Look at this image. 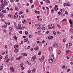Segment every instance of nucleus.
Returning a JSON list of instances; mask_svg holds the SVG:
<instances>
[{
  "label": "nucleus",
  "instance_id": "11",
  "mask_svg": "<svg viewBox=\"0 0 73 73\" xmlns=\"http://www.w3.org/2000/svg\"><path fill=\"white\" fill-rule=\"evenodd\" d=\"M14 17L15 19H17L18 17V15H14Z\"/></svg>",
  "mask_w": 73,
  "mask_h": 73
},
{
  "label": "nucleus",
  "instance_id": "31",
  "mask_svg": "<svg viewBox=\"0 0 73 73\" xmlns=\"http://www.w3.org/2000/svg\"><path fill=\"white\" fill-rule=\"evenodd\" d=\"M20 66H21V68H23V64L21 63L20 64Z\"/></svg>",
  "mask_w": 73,
  "mask_h": 73
},
{
  "label": "nucleus",
  "instance_id": "56",
  "mask_svg": "<svg viewBox=\"0 0 73 73\" xmlns=\"http://www.w3.org/2000/svg\"><path fill=\"white\" fill-rule=\"evenodd\" d=\"M1 20L2 21H4V19H3V18H1Z\"/></svg>",
  "mask_w": 73,
  "mask_h": 73
},
{
  "label": "nucleus",
  "instance_id": "5",
  "mask_svg": "<svg viewBox=\"0 0 73 73\" xmlns=\"http://www.w3.org/2000/svg\"><path fill=\"white\" fill-rule=\"evenodd\" d=\"M48 61L50 63L52 64V63L53 62V60H52V59H49L48 60Z\"/></svg>",
  "mask_w": 73,
  "mask_h": 73
},
{
  "label": "nucleus",
  "instance_id": "34",
  "mask_svg": "<svg viewBox=\"0 0 73 73\" xmlns=\"http://www.w3.org/2000/svg\"><path fill=\"white\" fill-rule=\"evenodd\" d=\"M70 32H72V33H73V29H72V28H70Z\"/></svg>",
  "mask_w": 73,
  "mask_h": 73
},
{
  "label": "nucleus",
  "instance_id": "29",
  "mask_svg": "<svg viewBox=\"0 0 73 73\" xmlns=\"http://www.w3.org/2000/svg\"><path fill=\"white\" fill-rule=\"evenodd\" d=\"M14 39L15 41H17V36H15V37H14Z\"/></svg>",
  "mask_w": 73,
  "mask_h": 73
},
{
  "label": "nucleus",
  "instance_id": "53",
  "mask_svg": "<svg viewBox=\"0 0 73 73\" xmlns=\"http://www.w3.org/2000/svg\"><path fill=\"white\" fill-rule=\"evenodd\" d=\"M34 7H35V5H33L31 6V8H34Z\"/></svg>",
  "mask_w": 73,
  "mask_h": 73
},
{
  "label": "nucleus",
  "instance_id": "40",
  "mask_svg": "<svg viewBox=\"0 0 73 73\" xmlns=\"http://www.w3.org/2000/svg\"><path fill=\"white\" fill-rule=\"evenodd\" d=\"M25 33L26 35H28V32L27 31H25Z\"/></svg>",
  "mask_w": 73,
  "mask_h": 73
},
{
  "label": "nucleus",
  "instance_id": "36",
  "mask_svg": "<svg viewBox=\"0 0 73 73\" xmlns=\"http://www.w3.org/2000/svg\"><path fill=\"white\" fill-rule=\"evenodd\" d=\"M65 65H63V66H62V69H65Z\"/></svg>",
  "mask_w": 73,
  "mask_h": 73
},
{
  "label": "nucleus",
  "instance_id": "61",
  "mask_svg": "<svg viewBox=\"0 0 73 73\" xmlns=\"http://www.w3.org/2000/svg\"><path fill=\"white\" fill-rule=\"evenodd\" d=\"M38 27H40V26H41V24H40V23H38Z\"/></svg>",
  "mask_w": 73,
  "mask_h": 73
},
{
  "label": "nucleus",
  "instance_id": "42",
  "mask_svg": "<svg viewBox=\"0 0 73 73\" xmlns=\"http://www.w3.org/2000/svg\"><path fill=\"white\" fill-rule=\"evenodd\" d=\"M60 53H61V51L59 50L58 52V54H60Z\"/></svg>",
  "mask_w": 73,
  "mask_h": 73
},
{
  "label": "nucleus",
  "instance_id": "45",
  "mask_svg": "<svg viewBox=\"0 0 73 73\" xmlns=\"http://www.w3.org/2000/svg\"><path fill=\"white\" fill-rule=\"evenodd\" d=\"M35 71H36V69H35V68H34L32 70V72H35Z\"/></svg>",
  "mask_w": 73,
  "mask_h": 73
},
{
  "label": "nucleus",
  "instance_id": "23",
  "mask_svg": "<svg viewBox=\"0 0 73 73\" xmlns=\"http://www.w3.org/2000/svg\"><path fill=\"white\" fill-rule=\"evenodd\" d=\"M23 56H27V54L26 53L23 54Z\"/></svg>",
  "mask_w": 73,
  "mask_h": 73
},
{
  "label": "nucleus",
  "instance_id": "26",
  "mask_svg": "<svg viewBox=\"0 0 73 73\" xmlns=\"http://www.w3.org/2000/svg\"><path fill=\"white\" fill-rule=\"evenodd\" d=\"M32 58L34 60H35V59H36V56H33L32 57Z\"/></svg>",
  "mask_w": 73,
  "mask_h": 73
},
{
  "label": "nucleus",
  "instance_id": "58",
  "mask_svg": "<svg viewBox=\"0 0 73 73\" xmlns=\"http://www.w3.org/2000/svg\"><path fill=\"white\" fill-rule=\"evenodd\" d=\"M3 58V57L1 55H0V59L1 60Z\"/></svg>",
  "mask_w": 73,
  "mask_h": 73
},
{
  "label": "nucleus",
  "instance_id": "52",
  "mask_svg": "<svg viewBox=\"0 0 73 73\" xmlns=\"http://www.w3.org/2000/svg\"><path fill=\"white\" fill-rule=\"evenodd\" d=\"M26 11L27 13H28L29 12V10L28 9H27L26 10Z\"/></svg>",
  "mask_w": 73,
  "mask_h": 73
},
{
  "label": "nucleus",
  "instance_id": "48",
  "mask_svg": "<svg viewBox=\"0 0 73 73\" xmlns=\"http://www.w3.org/2000/svg\"><path fill=\"white\" fill-rule=\"evenodd\" d=\"M3 69V66H0V70H1Z\"/></svg>",
  "mask_w": 73,
  "mask_h": 73
},
{
  "label": "nucleus",
  "instance_id": "37",
  "mask_svg": "<svg viewBox=\"0 0 73 73\" xmlns=\"http://www.w3.org/2000/svg\"><path fill=\"white\" fill-rule=\"evenodd\" d=\"M15 9L16 11H19V8L17 7H15Z\"/></svg>",
  "mask_w": 73,
  "mask_h": 73
},
{
  "label": "nucleus",
  "instance_id": "60",
  "mask_svg": "<svg viewBox=\"0 0 73 73\" xmlns=\"http://www.w3.org/2000/svg\"><path fill=\"white\" fill-rule=\"evenodd\" d=\"M41 29V27H39L37 28V29Z\"/></svg>",
  "mask_w": 73,
  "mask_h": 73
},
{
  "label": "nucleus",
  "instance_id": "32",
  "mask_svg": "<svg viewBox=\"0 0 73 73\" xmlns=\"http://www.w3.org/2000/svg\"><path fill=\"white\" fill-rule=\"evenodd\" d=\"M72 45H73V44H72V43H70L69 44V45L70 46H72Z\"/></svg>",
  "mask_w": 73,
  "mask_h": 73
},
{
  "label": "nucleus",
  "instance_id": "46",
  "mask_svg": "<svg viewBox=\"0 0 73 73\" xmlns=\"http://www.w3.org/2000/svg\"><path fill=\"white\" fill-rule=\"evenodd\" d=\"M53 35H56V33L55 31H53Z\"/></svg>",
  "mask_w": 73,
  "mask_h": 73
},
{
  "label": "nucleus",
  "instance_id": "63",
  "mask_svg": "<svg viewBox=\"0 0 73 73\" xmlns=\"http://www.w3.org/2000/svg\"><path fill=\"white\" fill-rule=\"evenodd\" d=\"M30 47H31V46H28L27 47V49H29V48H30Z\"/></svg>",
  "mask_w": 73,
  "mask_h": 73
},
{
  "label": "nucleus",
  "instance_id": "49",
  "mask_svg": "<svg viewBox=\"0 0 73 73\" xmlns=\"http://www.w3.org/2000/svg\"><path fill=\"white\" fill-rule=\"evenodd\" d=\"M31 37H32V35H29V38H31Z\"/></svg>",
  "mask_w": 73,
  "mask_h": 73
},
{
  "label": "nucleus",
  "instance_id": "41",
  "mask_svg": "<svg viewBox=\"0 0 73 73\" xmlns=\"http://www.w3.org/2000/svg\"><path fill=\"white\" fill-rule=\"evenodd\" d=\"M63 42H66V40L65 38L63 39Z\"/></svg>",
  "mask_w": 73,
  "mask_h": 73
},
{
  "label": "nucleus",
  "instance_id": "19",
  "mask_svg": "<svg viewBox=\"0 0 73 73\" xmlns=\"http://www.w3.org/2000/svg\"><path fill=\"white\" fill-rule=\"evenodd\" d=\"M9 61H10V59H9V58H8L7 59V60H6V62L8 63V62H9Z\"/></svg>",
  "mask_w": 73,
  "mask_h": 73
},
{
  "label": "nucleus",
  "instance_id": "22",
  "mask_svg": "<svg viewBox=\"0 0 73 73\" xmlns=\"http://www.w3.org/2000/svg\"><path fill=\"white\" fill-rule=\"evenodd\" d=\"M66 5L67 7H69L70 6V4H69V3H66Z\"/></svg>",
  "mask_w": 73,
  "mask_h": 73
},
{
  "label": "nucleus",
  "instance_id": "10",
  "mask_svg": "<svg viewBox=\"0 0 73 73\" xmlns=\"http://www.w3.org/2000/svg\"><path fill=\"white\" fill-rule=\"evenodd\" d=\"M51 26H52V28H53V29H54L55 28V27L54 26V25L53 24H51Z\"/></svg>",
  "mask_w": 73,
  "mask_h": 73
},
{
  "label": "nucleus",
  "instance_id": "35",
  "mask_svg": "<svg viewBox=\"0 0 73 73\" xmlns=\"http://www.w3.org/2000/svg\"><path fill=\"white\" fill-rule=\"evenodd\" d=\"M23 12L22 11H21L19 13V15H21V14H23Z\"/></svg>",
  "mask_w": 73,
  "mask_h": 73
},
{
  "label": "nucleus",
  "instance_id": "1",
  "mask_svg": "<svg viewBox=\"0 0 73 73\" xmlns=\"http://www.w3.org/2000/svg\"><path fill=\"white\" fill-rule=\"evenodd\" d=\"M69 22L70 23V26L71 28H73V21L71 20L70 19L69 20Z\"/></svg>",
  "mask_w": 73,
  "mask_h": 73
},
{
  "label": "nucleus",
  "instance_id": "20",
  "mask_svg": "<svg viewBox=\"0 0 73 73\" xmlns=\"http://www.w3.org/2000/svg\"><path fill=\"white\" fill-rule=\"evenodd\" d=\"M9 31L10 32H12V27H9Z\"/></svg>",
  "mask_w": 73,
  "mask_h": 73
},
{
  "label": "nucleus",
  "instance_id": "8",
  "mask_svg": "<svg viewBox=\"0 0 73 73\" xmlns=\"http://www.w3.org/2000/svg\"><path fill=\"white\" fill-rule=\"evenodd\" d=\"M22 58L21 56H19L18 58H16L17 60H21Z\"/></svg>",
  "mask_w": 73,
  "mask_h": 73
},
{
  "label": "nucleus",
  "instance_id": "50",
  "mask_svg": "<svg viewBox=\"0 0 73 73\" xmlns=\"http://www.w3.org/2000/svg\"><path fill=\"white\" fill-rule=\"evenodd\" d=\"M21 17L22 19H24V16L23 15H22Z\"/></svg>",
  "mask_w": 73,
  "mask_h": 73
},
{
  "label": "nucleus",
  "instance_id": "24",
  "mask_svg": "<svg viewBox=\"0 0 73 73\" xmlns=\"http://www.w3.org/2000/svg\"><path fill=\"white\" fill-rule=\"evenodd\" d=\"M8 58V55H6L5 56V60H6V59Z\"/></svg>",
  "mask_w": 73,
  "mask_h": 73
},
{
  "label": "nucleus",
  "instance_id": "17",
  "mask_svg": "<svg viewBox=\"0 0 73 73\" xmlns=\"http://www.w3.org/2000/svg\"><path fill=\"white\" fill-rule=\"evenodd\" d=\"M51 58L52 60L54 59V56L53 55H52L51 57Z\"/></svg>",
  "mask_w": 73,
  "mask_h": 73
},
{
  "label": "nucleus",
  "instance_id": "39",
  "mask_svg": "<svg viewBox=\"0 0 73 73\" xmlns=\"http://www.w3.org/2000/svg\"><path fill=\"white\" fill-rule=\"evenodd\" d=\"M42 20V19L40 18V19H38V21H41Z\"/></svg>",
  "mask_w": 73,
  "mask_h": 73
},
{
  "label": "nucleus",
  "instance_id": "38",
  "mask_svg": "<svg viewBox=\"0 0 73 73\" xmlns=\"http://www.w3.org/2000/svg\"><path fill=\"white\" fill-rule=\"evenodd\" d=\"M52 47H49L48 50H52Z\"/></svg>",
  "mask_w": 73,
  "mask_h": 73
},
{
  "label": "nucleus",
  "instance_id": "2",
  "mask_svg": "<svg viewBox=\"0 0 73 73\" xmlns=\"http://www.w3.org/2000/svg\"><path fill=\"white\" fill-rule=\"evenodd\" d=\"M4 3H3L1 4V6H2V7H4L5 6V5H7V2L6 1H4Z\"/></svg>",
  "mask_w": 73,
  "mask_h": 73
},
{
  "label": "nucleus",
  "instance_id": "14",
  "mask_svg": "<svg viewBox=\"0 0 73 73\" xmlns=\"http://www.w3.org/2000/svg\"><path fill=\"white\" fill-rule=\"evenodd\" d=\"M14 52H15V53H17L19 52V50H18L17 49H15L14 50Z\"/></svg>",
  "mask_w": 73,
  "mask_h": 73
},
{
  "label": "nucleus",
  "instance_id": "44",
  "mask_svg": "<svg viewBox=\"0 0 73 73\" xmlns=\"http://www.w3.org/2000/svg\"><path fill=\"white\" fill-rule=\"evenodd\" d=\"M65 13V14H66V15H68V13L67 11H66Z\"/></svg>",
  "mask_w": 73,
  "mask_h": 73
},
{
  "label": "nucleus",
  "instance_id": "21",
  "mask_svg": "<svg viewBox=\"0 0 73 73\" xmlns=\"http://www.w3.org/2000/svg\"><path fill=\"white\" fill-rule=\"evenodd\" d=\"M8 16L9 17H13V15H11L10 14H9L8 15Z\"/></svg>",
  "mask_w": 73,
  "mask_h": 73
},
{
  "label": "nucleus",
  "instance_id": "51",
  "mask_svg": "<svg viewBox=\"0 0 73 73\" xmlns=\"http://www.w3.org/2000/svg\"><path fill=\"white\" fill-rule=\"evenodd\" d=\"M22 33H23V32L22 31H20L19 32L20 34H22Z\"/></svg>",
  "mask_w": 73,
  "mask_h": 73
},
{
  "label": "nucleus",
  "instance_id": "43",
  "mask_svg": "<svg viewBox=\"0 0 73 73\" xmlns=\"http://www.w3.org/2000/svg\"><path fill=\"white\" fill-rule=\"evenodd\" d=\"M41 51H39L38 52V55L40 56V55H41Z\"/></svg>",
  "mask_w": 73,
  "mask_h": 73
},
{
  "label": "nucleus",
  "instance_id": "62",
  "mask_svg": "<svg viewBox=\"0 0 73 73\" xmlns=\"http://www.w3.org/2000/svg\"><path fill=\"white\" fill-rule=\"evenodd\" d=\"M35 59H33V58H32L31 59V61H34V60H35Z\"/></svg>",
  "mask_w": 73,
  "mask_h": 73
},
{
  "label": "nucleus",
  "instance_id": "16",
  "mask_svg": "<svg viewBox=\"0 0 73 73\" xmlns=\"http://www.w3.org/2000/svg\"><path fill=\"white\" fill-rule=\"evenodd\" d=\"M7 26L6 25H3L2 26V28H7Z\"/></svg>",
  "mask_w": 73,
  "mask_h": 73
},
{
  "label": "nucleus",
  "instance_id": "30",
  "mask_svg": "<svg viewBox=\"0 0 73 73\" xmlns=\"http://www.w3.org/2000/svg\"><path fill=\"white\" fill-rule=\"evenodd\" d=\"M66 54H67V53H69V52H70V51H69V50H66Z\"/></svg>",
  "mask_w": 73,
  "mask_h": 73
},
{
  "label": "nucleus",
  "instance_id": "33",
  "mask_svg": "<svg viewBox=\"0 0 73 73\" xmlns=\"http://www.w3.org/2000/svg\"><path fill=\"white\" fill-rule=\"evenodd\" d=\"M51 12L52 13H54V10L53 9H52L51 11Z\"/></svg>",
  "mask_w": 73,
  "mask_h": 73
},
{
  "label": "nucleus",
  "instance_id": "54",
  "mask_svg": "<svg viewBox=\"0 0 73 73\" xmlns=\"http://www.w3.org/2000/svg\"><path fill=\"white\" fill-rule=\"evenodd\" d=\"M19 29H22V27L21 26L19 27Z\"/></svg>",
  "mask_w": 73,
  "mask_h": 73
},
{
  "label": "nucleus",
  "instance_id": "25",
  "mask_svg": "<svg viewBox=\"0 0 73 73\" xmlns=\"http://www.w3.org/2000/svg\"><path fill=\"white\" fill-rule=\"evenodd\" d=\"M42 30H44L45 29V27H42L41 28Z\"/></svg>",
  "mask_w": 73,
  "mask_h": 73
},
{
  "label": "nucleus",
  "instance_id": "7",
  "mask_svg": "<svg viewBox=\"0 0 73 73\" xmlns=\"http://www.w3.org/2000/svg\"><path fill=\"white\" fill-rule=\"evenodd\" d=\"M53 36H49L48 37V39H52V38H53Z\"/></svg>",
  "mask_w": 73,
  "mask_h": 73
},
{
  "label": "nucleus",
  "instance_id": "9",
  "mask_svg": "<svg viewBox=\"0 0 73 73\" xmlns=\"http://www.w3.org/2000/svg\"><path fill=\"white\" fill-rule=\"evenodd\" d=\"M28 41V38H26L24 40V41L25 42H27Z\"/></svg>",
  "mask_w": 73,
  "mask_h": 73
},
{
  "label": "nucleus",
  "instance_id": "12",
  "mask_svg": "<svg viewBox=\"0 0 73 73\" xmlns=\"http://www.w3.org/2000/svg\"><path fill=\"white\" fill-rule=\"evenodd\" d=\"M14 48L15 49H17L18 48V45L16 44L14 46Z\"/></svg>",
  "mask_w": 73,
  "mask_h": 73
},
{
  "label": "nucleus",
  "instance_id": "47",
  "mask_svg": "<svg viewBox=\"0 0 73 73\" xmlns=\"http://www.w3.org/2000/svg\"><path fill=\"white\" fill-rule=\"evenodd\" d=\"M44 56H42L41 59L42 60H44Z\"/></svg>",
  "mask_w": 73,
  "mask_h": 73
},
{
  "label": "nucleus",
  "instance_id": "4",
  "mask_svg": "<svg viewBox=\"0 0 73 73\" xmlns=\"http://www.w3.org/2000/svg\"><path fill=\"white\" fill-rule=\"evenodd\" d=\"M10 70H11V71H12L13 73L14 72V68H13V67H10Z\"/></svg>",
  "mask_w": 73,
  "mask_h": 73
},
{
  "label": "nucleus",
  "instance_id": "3",
  "mask_svg": "<svg viewBox=\"0 0 73 73\" xmlns=\"http://www.w3.org/2000/svg\"><path fill=\"white\" fill-rule=\"evenodd\" d=\"M53 46L54 48H58V44L57 43H55L53 44Z\"/></svg>",
  "mask_w": 73,
  "mask_h": 73
},
{
  "label": "nucleus",
  "instance_id": "28",
  "mask_svg": "<svg viewBox=\"0 0 73 73\" xmlns=\"http://www.w3.org/2000/svg\"><path fill=\"white\" fill-rule=\"evenodd\" d=\"M1 7H0V8L1 9V10H3V9H4V7H3L1 6Z\"/></svg>",
  "mask_w": 73,
  "mask_h": 73
},
{
  "label": "nucleus",
  "instance_id": "27",
  "mask_svg": "<svg viewBox=\"0 0 73 73\" xmlns=\"http://www.w3.org/2000/svg\"><path fill=\"white\" fill-rule=\"evenodd\" d=\"M57 27H58V28H61V26L60 25L57 24Z\"/></svg>",
  "mask_w": 73,
  "mask_h": 73
},
{
  "label": "nucleus",
  "instance_id": "13",
  "mask_svg": "<svg viewBox=\"0 0 73 73\" xmlns=\"http://www.w3.org/2000/svg\"><path fill=\"white\" fill-rule=\"evenodd\" d=\"M45 2L46 3H47V4H49V3H50V1L49 0H46L45 1Z\"/></svg>",
  "mask_w": 73,
  "mask_h": 73
},
{
  "label": "nucleus",
  "instance_id": "15",
  "mask_svg": "<svg viewBox=\"0 0 73 73\" xmlns=\"http://www.w3.org/2000/svg\"><path fill=\"white\" fill-rule=\"evenodd\" d=\"M2 12L3 13H7L6 11L4 10H2Z\"/></svg>",
  "mask_w": 73,
  "mask_h": 73
},
{
  "label": "nucleus",
  "instance_id": "55",
  "mask_svg": "<svg viewBox=\"0 0 73 73\" xmlns=\"http://www.w3.org/2000/svg\"><path fill=\"white\" fill-rule=\"evenodd\" d=\"M66 19H64L62 20V21H66Z\"/></svg>",
  "mask_w": 73,
  "mask_h": 73
},
{
  "label": "nucleus",
  "instance_id": "59",
  "mask_svg": "<svg viewBox=\"0 0 73 73\" xmlns=\"http://www.w3.org/2000/svg\"><path fill=\"white\" fill-rule=\"evenodd\" d=\"M31 70H28V73H31Z\"/></svg>",
  "mask_w": 73,
  "mask_h": 73
},
{
  "label": "nucleus",
  "instance_id": "18",
  "mask_svg": "<svg viewBox=\"0 0 73 73\" xmlns=\"http://www.w3.org/2000/svg\"><path fill=\"white\" fill-rule=\"evenodd\" d=\"M38 49V47L37 46V47L35 48H34V50H37Z\"/></svg>",
  "mask_w": 73,
  "mask_h": 73
},
{
  "label": "nucleus",
  "instance_id": "57",
  "mask_svg": "<svg viewBox=\"0 0 73 73\" xmlns=\"http://www.w3.org/2000/svg\"><path fill=\"white\" fill-rule=\"evenodd\" d=\"M66 3H64V7H66Z\"/></svg>",
  "mask_w": 73,
  "mask_h": 73
},
{
  "label": "nucleus",
  "instance_id": "64",
  "mask_svg": "<svg viewBox=\"0 0 73 73\" xmlns=\"http://www.w3.org/2000/svg\"><path fill=\"white\" fill-rule=\"evenodd\" d=\"M58 14L59 15H60V14H61V12H60V11H59L58 12Z\"/></svg>",
  "mask_w": 73,
  "mask_h": 73
},
{
  "label": "nucleus",
  "instance_id": "6",
  "mask_svg": "<svg viewBox=\"0 0 73 73\" xmlns=\"http://www.w3.org/2000/svg\"><path fill=\"white\" fill-rule=\"evenodd\" d=\"M0 16L1 17H2V18L4 17V15H3V14L1 13H0Z\"/></svg>",
  "mask_w": 73,
  "mask_h": 73
}]
</instances>
